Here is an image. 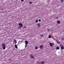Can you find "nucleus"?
<instances>
[{"instance_id":"c85d7f7f","label":"nucleus","mask_w":64,"mask_h":64,"mask_svg":"<svg viewBox=\"0 0 64 64\" xmlns=\"http://www.w3.org/2000/svg\"><path fill=\"white\" fill-rule=\"evenodd\" d=\"M21 0V2H22V1H24V0Z\"/></svg>"},{"instance_id":"5701e85b","label":"nucleus","mask_w":64,"mask_h":64,"mask_svg":"<svg viewBox=\"0 0 64 64\" xmlns=\"http://www.w3.org/2000/svg\"><path fill=\"white\" fill-rule=\"evenodd\" d=\"M15 42L14 44L15 45V44H16V42H17L16 40H15Z\"/></svg>"},{"instance_id":"f03ea898","label":"nucleus","mask_w":64,"mask_h":64,"mask_svg":"<svg viewBox=\"0 0 64 64\" xmlns=\"http://www.w3.org/2000/svg\"><path fill=\"white\" fill-rule=\"evenodd\" d=\"M50 46H51V47H52L54 45V43L53 42L52 43H50Z\"/></svg>"},{"instance_id":"f8f14e48","label":"nucleus","mask_w":64,"mask_h":64,"mask_svg":"<svg viewBox=\"0 0 64 64\" xmlns=\"http://www.w3.org/2000/svg\"><path fill=\"white\" fill-rule=\"evenodd\" d=\"M44 61H42L41 62V64H44Z\"/></svg>"},{"instance_id":"a878e982","label":"nucleus","mask_w":64,"mask_h":64,"mask_svg":"<svg viewBox=\"0 0 64 64\" xmlns=\"http://www.w3.org/2000/svg\"><path fill=\"white\" fill-rule=\"evenodd\" d=\"M30 4H32V2H30Z\"/></svg>"},{"instance_id":"0eeeda50","label":"nucleus","mask_w":64,"mask_h":64,"mask_svg":"<svg viewBox=\"0 0 64 64\" xmlns=\"http://www.w3.org/2000/svg\"><path fill=\"white\" fill-rule=\"evenodd\" d=\"M40 49H43V47L42 46H40Z\"/></svg>"},{"instance_id":"dca6fc26","label":"nucleus","mask_w":64,"mask_h":64,"mask_svg":"<svg viewBox=\"0 0 64 64\" xmlns=\"http://www.w3.org/2000/svg\"><path fill=\"white\" fill-rule=\"evenodd\" d=\"M56 49L57 50L59 49V47H57L56 48Z\"/></svg>"},{"instance_id":"9b49d317","label":"nucleus","mask_w":64,"mask_h":64,"mask_svg":"<svg viewBox=\"0 0 64 64\" xmlns=\"http://www.w3.org/2000/svg\"><path fill=\"white\" fill-rule=\"evenodd\" d=\"M61 49L62 50H63V49H64V46H61Z\"/></svg>"},{"instance_id":"7ed1b4c3","label":"nucleus","mask_w":64,"mask_h":64,"mask_svg":"<svg viewBox=\"0 0 64 64\" xmlns=\"http://www.w3.org/2000/svg\"><path fill=\"white\" fill-rule=\"evenodd\" d=\"M22 42L23 41L22 40V41L20 40L18 42V44H21V43H22Z\"/></svg>"},{"instance_id":"20e7f679","label":"nucleus","mask_w":64,"mask_h":64,"mask_svg":"<svg viewBox=\"0 0 64 64\" xmlns=\"http://www.w3.org/2000/svg\"><path fill=\"white\" fill-rule=\"evenodd\" d=\"M5 46V44L4 43H3L2 44V47H3L4 46Z\"/></svg>"},{"instance_id":"6e6552de","label":"nucleus","mask_w":64,"mask_h":64,"mask_svg":"<svg viewBox=\"0 0 64 64\" xmlns=\"http://www.w3.org/2000/svg\"><path fill=\"white\" fill-rule=\"evenodd\" d=\"M40 25H41V24H37V26L38 27H39Z\"/></svg>"},{"instance_id":"c756f323","label":"nucleus","mask_w":64,"mask_h":64,"mask_svg":"<svg viewBox=\"0 0 64 64\" xmlns=\"http://www.w3.org/2000/svg\"><path fill=\"white\" fill-rule=\"evenodd\" d=\"M62 40H64V38H62Z\"/></svg>"},{"instance_id":"473e14b6","label":"nucleus","mask_w":64,"mask_h":64,"mask_svg":"<svg viewBox=\"0 0 64 64\" xmlns=\"http://www.w3.org/2000/svg\"><path fill=\"white\" fill-rule=\"evenodd\" d=\"M60 46H61V45H60Z\"/></svg>"},{"instance_id":"39448f33","label":"nucleus","mask_w":64,"mask_h":64,"mask_svg":"<svg viewBox=\"0 0 64 64\" xmlns=\"http://www.w3.org/2000/svg\"><path fill=\"white\" fill-rule=\"evenodd\" d=\"M30 56L31 58H34V56H33V55H32V54H30Z\"/></svg>"},{"instance_id":"412c9836","label":"nucleus","mask_w":64,"mask_h":64,"mask_svg":"<svg viewBox=\"0 0 64 64\" xmlns=\"http://www.w3.org/2000/svg\"><path fill=\"white\" fill-rule=\"evenodd\" d=\"M38 64H40V62H38Z\"/></svg>"},{"instance_id":"ddd939ff","label":"nucleus","mask_w":64,"mask_h":64,"mask_svg":"<svg viewBox=\"0 0 64 64\" xmlns=\"http://www.w3.org/2000/svg\"><path fill=\"white\" fill-rule=\"evenodd\" d=\"M15 46L16 48H18L17 46V45L16 44H15Z\"/></svg>"},{"instance_id":"a211bd4d","label":"nucleus","mask_w":64,"mask_h":64,"mask_svg":"<svg viewBox=\"0 0 64 64\" xmlns=\"http://www.w3.org/2000/svg\"><path fill=\"white\" fill-rule=\"evenodd\" d=\"M27 46V44H26V45L25 46V47L26 48Z\"/></svg>"},{"instance_id":"cd10ccee","label":"nucleus","mask_w":64,"mask_h":64,"mask_svg":"<svg viewBox=\"0 0 64 64\" xmlns=\"http://www.w3.org/2000/svg\"><path fill=\"white\" fill-rule=\"evenodd\" d=\"M24 28H26V27L25 26H24Z\"/></svg>"},{"instance_id":"f3484780","label":"nucleus","mask_w":64,"mask_h":64,"mask_svg":"<svg viewBox=\"0 0 64 64\" xmlns=\"http://www.w3.org/2000/svg\"><path fill=\"white\" fill-rule=\"evenodd\" d=\"M51 36L50 35H49V36H48V38H51Z\"/></svg>"},{"instance_id":"1a4fd4ad","label":"nucleus","mask_w":64,"mask_h":64,"mask_svg":"<svg viewBox=\"0 0 64 64\" xmlns=\"http://www.w3.org/2000/svg\"><path fill=\"white\" fill-rule=\"evenodd\" d=\"M25 43L26 44H28V42L27 41H26L25 42Z\"/></svg>"},{"instance_id":"6ab92c4d","label":"nucleus","mask_w":64,"mask_h":64,"mask_svg":"<svg viewBox=\"0 0 64 64\" xmlns=\"http://www.w3.org/2000/svg\"><path fill=\"white\" fill-rule=\"evenodd\" d=\"M61 1L62 2H64V0H61Z\"/></svg>"},{"instance_id":"9d476101","label":"nucleus","mask_w":64,"mask_h":64,"mask_svg":"<svg viewBox=\"0 0 64 64\" xmlns=\"http://www.w3.org/2000/svg\"><path fill=\"white\" fill-rule=\"evenodd\" d=\"M6 48V47L5 46H3V49H4V50H5V49Z\"/></svg>"},{"instance_id":"4be33fe9","label":"nucleus","mask_w":64,"mask_h":64,"mask_svg":"<svg viewBox=\"0 0 64 64\" xmlns=\"http://www.w3.org/2000/svg\"><path fill=\"white\" fill-rule=\"evenodd\" d=\"M48 32H49V31H50V29L48 28Z\"/></svg>"},{"instance_id":"aec40b11","label":"nucleus","mask_w":64,"mask_h":64,"mask_svg":"<svg viewBox=\"0 0 64 64\" xmlns=\"http://www.w3.org/2000/svg\"><path fill=\"white\" fill-rule=\"evenodd\" d=\"M15 41H16V40H15V39L14 40V43H15Z\"/></svg>"},{"instance_id":"b1692460","label":"nucleus","mask_w":64,"mask_h":64,"mask_svg":"<svg viewBox=\"0 0 64 64\" xmlns=\"http://www.w3.org/2000/svg\"><path fill=\"white\" fill-rule=\"evenodd\" d=\"M38 21L39 22H41V20L40 19Z\"/></svg>"},{"instance_id":"4468645a","label":"nucleus","mask_w":64,"mask_h":64,"mask_svg":"<svg viewBox=\"0 0 64 64\" xmlns=\"http://www.w3.org/2000/svg\"><path fill=\"white\" fill-rule=\"evenodd\" d=\"M35 49H38V47H37V46H36L35 47Z\"/></svg>"},{"instance_id":"2f4dec72","label":"nucleus","mask_w":64,"mask_h":64,"mask_svg":"<svg viewBox=\"0 0 64 64\" xmlns=\"http://www.w3.org/2000/svg\"><path fill=\"white\" fill-rule=\"evenodd\" d=\"M1 10H3V8H2V9H1Z\"/></svg>"},{"instance_id":"393cba45","label":"nucleus","mask_w":64,"mask_h":64,"mask_svg":"<svg viewBox=\"0 0 64 64\" xmlns=\"http://www.w3.org/2000/svg\"><path fill=\"white\" fill-rule=\"evenodd\" d=\"M56 41H57V42L58 43H59V41H58V40H56Z\"/></svg>"},{"instance_id":"423d86ee","label":"nucleus","mask_w":64,"mask_h":64,"mask_svg":"<svg viewBox=\"0 0 64 64\" xmlns=\"http://www.w3.org/2000/svg\"><path fill=\"white\" fill-rule=\"evenodd\" d=\"M58 24H60V21L59 20H58L57 22Z\"/></svg>"},{"instance_id":"bb28decb","label":"nucleus","mask_w":64,"mask_h":64,"mask_svg":"<svg viewBox=\"0 0 64 64\" xmlns=\"http://www.w3.org/2000/svg\"><path fill=\"white\" fill-rule=\"evenodd\" d=\"M40 36L42 37H43V35H41Z\"/></svg>"},{"instance_id":"f257e3e1","label":"nucleus","mask_w":64,"mask_h":64,"mask_svg":"<svg viewBox=\"0 0 64 64\" xmlns=\"http://www.w3.org/2000/svg\"><path fill=\"white\" fill-rule=\"evenodd\" d=\"M19 26H18L19 29H21L23 27V24L21 23L18 24Z\"/></svg>"},{"instance_id":"2eb2a0df","label":"nucleus","mask_w":64,"mask_h":64,"mask_svg":"<svg viewBox=\"0 0 64 64\" xmlns=\"http://www.w3.org/2000/svg\"><path fill=\"white\" fill-rule=\"evenodd\" d=\"M38 22V20H36V23H37V22Z\"/></svg>"},{"instance_id":"7c9ffc66","label":"nucleus","mask_w":64,"mask_h":64,"mask_svg":"<svg viewBox=\"0 0 64 64\" xmlns=\"http://www.w3.org/2000/svg\"><path fill=\"white\" fill-rule=\"evenodd\" d=\"M58 16H57L56 18V19H58Z\"/></svg>"}]
</instances>
